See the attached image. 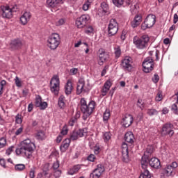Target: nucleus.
I'll return each mask as SVG.
<instances>
[{
    "mask_svg": "<svg viewBox=\"0 0 178 178\" xmlns=\"http://www.w3.org/2000/svg\"><path fill=\"white\" fill-rule=\"evenodd\" d=\"M112 87V82L111 81L107 80L104 85L103 88L102 89V95L105 97L106 93L109 91V89Z\"/></svg>",
    "mask_w": 178,
    "mask_h": 178,
    "instance_id": "obj_25",
    "label": "nucleus"
},
{
    "mask_svg": "<svg viewBox=\"0 0 178 178\" xmlns=\"http://www.w3.org/2000/svg\"><path fill=\"white\" fill-rule=\"evenodd\" d=\"M60 81H59V76L58 75H54L50 81V90L54 95H58L59 94V86Z\"/></svg>",
    "mask_w": 178,
    "mask_h": 178,
    "instance_id": "obj_6",
    "label": "nucleus"
},
{
    "mask_svg": "<svg viewBox=\"0 0 178 178\" xmlns=\"http://www.w3.org/2000/svg\"><path fill=\"white\" fill-rule=\"evenodd\" d=\"M59 44H60V42L59 35L57 33L52 34L47 40V46L53 51L59 47Z\"/></svg>",
    "mask_w": 178,
    "mask_h": 178,
    "instance_id": "obj_5",
    "label": "nucleus"
},
{
    "mask_svg": "<svg viewBox=\"0 0 178 178\" xmlns=\"http://www.w3.org/2000/svg\"><path fill=\"white\" fill-rule=\"evenodd\" d=\"M15 122H16L18 124H20L21 123L23 122V120L22 119V115H21L17 114V115L15 116Z\"/></svg>",
    "mask_w": 178,
    "mask_h": 178,
    "instance_id": "obj_45",
    "label": "nucleus"
},
{
    "mask_svg": "<svg viewBox=\"0 0 178 178\" xmlns=\"http://www.w3.org/2000/svg\"><path fill=\"white\" fill-rule=\"evenodd\" d=\"M152 80L153 83L156 84V83H158V81H159V75H158L157 74H154V75L152 77Z\"/></svg>",
    "mask_w": 178,
    "mask_h": 178,
    "instance_id": "obj_52",
    "label": "nucleus"
},
{
    "mask_svg": "<svg viewBox=\"0 0 178 178\" xmlns=\"http://www.w3.org/2000/svg\"><path fill=\"white\" fill-rule=\"evenodd\" d=\"M111 138V132H105L103 136V139L104 140L105 143H108Z\"/></svg>",
    "mask_w": 178,
    "mask_h": 178,
    "instance_id": "obj_37",
    "label": "nucleus"
},
{
    "mask_svg": "<svg viewBox=\"0 0 178 178\" xmlns=\"http://www.w3.org/2000/svg\"><path fill=\"white\" fill-rule=\"evenodd\" d=\"M3 86H6V81L2 80L0 82V95L2 94V90H3Z\"/></svg>",
    "mask_w": 178,
    "mask_h": 178,
    "instance_id": "obj_51",
    "label": "nucleus"
},
{
    "mask_svg": "<svg viewBox=\"0 0 178 178\" xmlns=\"http://www.w3.org/2000/svg\"><path fill=\"white\" fill-rule=\"evenodd\" d=\"M42 102V98H41V96L38 95L35 97V106H37V108H38V106H40V105H41Z\"/></svg>",
    "mask_w": 178,
    "mask_h": 178,
    "instance_id": "obj_38",
    "label": "nucleus"
},
{
    "mask_svg": "<svg viewBox=\"0 0 178 178\" xmlns=\"http://www.w3.org/2000/svg\"><path fill=\"white\" fill-rule=\"evenodd\" d=\"M47 3L49 8H56L60 3H63L62 0H47Z\"/></svg>",
    "mask_w": 178,
    "mask_h": 178,
    "instance_id": "obj_28",
    "label": "nucleus"
},
{
    "mask_svg": "<svg viewBox=\"0 0 178 178\" xmlns=\"http://www.w3.org/2000/svg\"><path fill=\"white\" fill-rule=\"evenodd\" d=\"M163 174L168 177L175 176V175H176V172L172 170V166L168 165L164 168Z\"/></svg>",
    "mask_w": 178,
    "mask_h": 178,
    "instance_id": "obj_27",
    "label": "nucleus"
},
{
    "mask_svg": "<svg viewBox=\"0 0 178 178\" xmlns=\"http://www.w3.org/2000/svg\"><path fill=\"white\" fill-rule=\"evenodd\" d=\"M88 161H90V162H94L95 161V155L90 154L88 156Z\"/></svg>",
    "mask_w": 178,
    "mask_h": 178,
    "instance_id": "obj_59",
    "label": "nucleus"
},
{
    "mask_svg": "<svg viewBox=\"0 0 178 178\" xmlns=\"http://www.w3.org/2000/svg\"><path fill=\"white\" fill-rule=\"evenodd\" d=\"M88 20H90V15H82L81 17L76 19V26L78 27V29H83V27H86V25L87 23H88Z\"/></svg>",
    "mask_w": 178,
    "mask_h": 178,
    "instance_id": "obj_11",
    "label": "nucleus"
},
{
    "mask_svg": "<svg viewBox=\"0 0 178 178\" xmlns=\"http://www.w3.org/2000/svg\"><path fill=\"white\" fill-rule=\"evenodd\" d=\"M147 115H149V116H154V115H158V111H156V109H148Z\"/></svg>",
    "mask_w": 178,
    "mask_h": 178,
    "instance_id": "obj_43",
    "label": "nucleus"
},
{
    "mask_svg": "<svg viewBox=\"0 0 178 178\" xmlns=\"http://www.w3.org/2000/svg\"><path fill=\"white\" fill-rule=\"evenodd\" d=\"M86 34H91L94 33V28H92V26H88L86 30H85Z\"/></svg>",
    "mask_w": 178,
    "mask_h": 178,
    "instance_id": "obj_48",
    "label": "nucleus"
},
{
    "mask_svg": "<svg viewBox=\"0 0 178 178\" xmlns=\"http://www.w3.org/2000/svg\"><path fill=\"white\" fill-rule=\"evenodd\" d=\"M122 154L123 162H129V145L126 143L122 144Z\"/></svg>",
    "mask_w": 178,
    "mask_h": 178,
    "instance_id": "obj_16",
    "label": "nucleus"
},
{
    "mask_svg": "<svg viewBox=\"0 0 178 178\" xmlns=\"http://www.w3.org/2000/svg\"><path fill=\"white\" fill-rule=\"evenodd\" d=\"M121 67L124 72H131L133 70V61L131 57H125L121 63Z\"/></svg>",
    "mask_w": 178,
    "mask_h": 178,
    "instance_id": "obj_9",
    "label": "nucleus"
},
{
    "mask_svg": "<svg viewBox=\"0 0 178 178\" xmlns=\"http://www.w3.org/2000/svg\"><path fill=\"white\" fill-rule=\"evenodd\" d=\"M31 19V13L30 12L26 11L20 17V22L23 26H26Z\"/></svg>",
    "mask_w": 178,
    "mask_h": 178,
    "instance_id": "obj_20",
    "label": "nucleus"
},
{
    "mask_svg": "<svg viewBox=\"0 0 178 178\" xmlns=\"http://www.w3.org/2000/svg\"><path fill=\"white\" fill-rule=\"evenodd\" d=\"M152 152H154V146L149 145L146 148V151L145 152V155H147V156H149V155H151Z\"/></svg>",
    "mask_w": 178,
    "mask_h": 178,
    "instance_id": "obj_36",
    "label": "nucleus"
},
{
    "mask_svg": "<svg viewBox=\"0 0 178 178\" xmlns=\"http://www.w3.org/2000/svg\"><path fill=\"white\" fill-rule=\"evenodd\" d=\"M140 163L143 170L147 169L148 163H149V159H148V155L144 154L142 156Z\"/></svg>",
    "mask_w": 178,
    "mask_h": 178,
    "instance_id": "obj_26",
    "label": "nucleus"
},
{
    "mask_svg": "<svg viewBox=\"0 0 178 178\" xmlns=\"http://www.w3.org/2000/svg\"><path fill=\"white\" fill-rule=\"evenodd\" d=\"M10 47L13 51H16L17 49H20V48L23 47V43L19 39H14L11 41Z\"/></svg>",
    "mask_w": 178,
    "mask_h": 178,
    "instance_id": "obj_17",
    "label": "nucleus"
},
{
    "mask_svg": "<svg viewBox=\"0 0 178 178\" xmlns=\"http://www.w3.org/2000/svg\"><path fill=\"white\" fill-rule=\"evenodd\" d=\"M147 29H150L149 26L147 22H145V20L144 22L142 23L141 24V30H147Z\"/></svg>",
    "mask_w": 178,
    "mask_h": 178,
    "instance_id": "obj_54",
    "label": "nucleus"
},
{
    "mask_svg": "<svg viewBox=\"0 0 178 178\" xmlns=\"http://www.w3.org/2000/svg\"><path fill=\"white\" fill-rule=\"evenodd\" d=\"M137 106L140 109H144V104H143V100L139 99H138Z\"/></svg>",
    "mask_w": 178,
    "mask_h": 178,
    "instance_id": "obj_56",
    "label": "nucleus"
},
{
    "mask_svg": "<svg viewBox=\"0 0 178 178\" xmlns=\"http://www.w3.org/2000/svg\"><path fill=\"white\" fill-rule=\"evenodd\" d=\"M29 177L34 178L35 177V170L34 168H31L29 172Z\"/></svg>",
    "mask_w": 178,
    "mask_h": 178,
    "instance_id": "obj_58",
    "label": "nucleus"
},
{
    "mask_svg": "<svg viewBox=\"0 0 178 178\" xmlns=\"http://www.w3.org/2000/svg\"><path fill=\"white\" fill-rule=\"evenodd\" d=\"M173 125L172 124H165L163 125L161 134L163 136H169L172 137L175 134V131H173Z\"/></svg>",
    "mask_w": 178,
    "mask_h": 178,
    "instance_id": "obj_13",
    "label": "nucleus"
},
{
    "mask_svg": "<svg viewBox=\"0 0 178 178\" xmlns=\"http://www.w3.org/2000/svg\"><path fill=\"white\" fill-rule=\"evenodd\" d=\"M143 17H141V15H136L133 21L131 22V26L133 29H136L137 27H138V26H140V24H141V22H143L142 20Z\"/></svg>",
    "mask_w": 178,
    "mask_h": 178,
    "instance_id": "obj_21",
    "label": "nucleus"
},
{
    "mask_svg": "<svg viewBox=\"0 0 178 178\" xmlns=\"http://www.w3.org/2000/svg\"><path fill=\"white\" fill-rule=\"evenodd\" d=\"M1 9L2 12L1 16L5 19H12V13L16 12L15 7L10 8L8 6H2Z\"/></svg>",
    "mask_w": 178,
    "mask_h": 178,
    "instance_id": "obj_10",
    "label": "nucleus"
},
{
    "mask_svg": "<svg viewBox=\"0 0 178 178\" xmlns=\"http://www.w3.org/2000/svg\"><path fill=\"white\" fill-rule=\"evenodd\" d=\"M168 165L171 166V168H172V170L174 171L176 169V168H177V166H178L177 163L176 161L172 162L171 164H170Z\"/></svg>",
    "mask_w": 178,
    "mask_h": 178,
    "instance_id": "obj_61",
    "label": "nucleus"
},
{
    "mask_svg": "<svg viewBox=\"0 0 178 178\" xmlns=\"http://www.w3.org/2000/svg\"><path fill=\"white\" fill-rule=\"evenodd\" d=\"M124 140L128 144H131V145H134L136 138H134V134H133V132L129 131L125 134Z\"/></svg>",
    "mask_w": 178,
    "mask_h": 178,
    "instance_id": "obj_19",
    "label": "nucleus"
},
{
    "mask_svg": "<svg viewBox=\"0 0 178 178\" xmlns=\"http://www.w3.org/2000/svg\"><path fill=\"white\" fill-rule=\"evenodd\" d=\"M64 91L66 95H70L72 94V91H73V83L72 81L68 80L65 85Z\"/></svg>",
    "mask_w": 178,
    "mask_h": 178,
    "instance_id": "obj_23",
    "label": "nucleus"
},
{
    "mask_svg": "<svg viewBox=\"0 0 178 178\" xmlns=\"http://www.w3.org/2000/svg\"><path fill=\"white\" fill-rule=\"evenodd\" d=\"M134 44L138 49H145L148 47V43L149 42V36L148 35H143L141 37L134 36Z\"/></svg>",
    "mask_w": 178,
    "mask_h": 178,
    "instance_id": "obj_3",
    "label": "nucleus"
},
{
    "mask_svg": "<svg viewBox=\"0 0 178 178\" xmlns=\"http://www.w3.org/2000/svg\"><path fill=\"white\" fill-rule=\"evenodd\" d=\"M155 99L157 102H160V101L161 99H163V96L162 95V92L161 91H159L156 97H155Z\"/></svg>",
    "mask_w": 178,
    "mask_h": 178,
    "instance_id": "obj_42",
    "label": "nucleus"
},
{
    "mask_svg": "<svg viewBox=\"0 0 178 178\" xmlns=\"http://www.w3.org/2000/svg\"><path fill=\"white\" fill-rule=\"evenodd\" d=\"M105 172V167L102 164H98L96 169L90 175V178H100Z\"/></svg>",
    "mask_w": 178,
    "mask_h": 178,
    "instance_id": "obj_12",
    "label": "nucleus"
},
{
    "mask_svg": "<svg viewBox=\"0 0 178 178\" xmlns=\"http://www.w3.org/2000/svg\"><path fill=\"white\" fill-rule=\"evenodd\" d=\"M84 90V86H81V85H77L76 86V94L78 95H80V94H81L83 92Z\"/></svg>",
    "mask_w": 178,
    "mask_h": 178,
    "instance_id": "obj_41",
    "label": "nucleus"
},
{
    "mask_svg": "<svg viewBox=\"0 0 178 178\" xmlns=\"http://www.w3.org/2000/svg\"><path fill=\"white\" fill-rule=\"evenodd\" d=\"M37 140H45L47 138V135H45V131L42 130H39L35 134Z\"/></svg>",
    "mask_w": 178,
    "mask_h": 178,
    "instance_id": "obj_29",
    "label": "nucleus"
},
{
    "mask_svg": "<svg viewBox=\"0 0 178 178\" xmlns=\"http://www.w3.org/2000/svg\"><path fill=\"white\" fill-rule=\"evenodd\" d=\"M60 175H62V171L60 170H54V176L56 178L60 177Z\"/></svg>",
    "mask_w": 178,
    "mask_h": 178,
    "instance_id": "obj_49",
    "label": "nucleus"
},
{
    "mask_svg": "<svg viewBox=\"0 0 178 178\" xmlns=\"http://www.w3.org/2000/svg\"><path fill=\"white\" fill-rule=\"evenodd\" d=\"M59 166H60L59 161H56L53 163L52 168L54 170H58V169H59Z\"/></svg>",
    "mask_w": 178,
    "mask_h": 178,
    "instance_id": "obj_53",
    "label": "nucleus"
},
{
    "mask_svg": "<svg viewBox=\"0 0 178 178\" xmlns=\"http://www.w3.org/2000/svg\"><path fill=\"white\" fill-rule=\"evenodd\" d=\"M119 31V26L115 19H111L109 22L108 26V37H113Z\"/></svg>",
    "mask_w": 178,
    "mask_h": 178,
    "instance_id": "obj_7",
    "label": "nucleus"
},
{
    "mask_svg": "<svg viewBox=\"0 0 178 178\" xmlns=\"http://www.w3.org/2000/svg\"><path fill=\"white\" fill-rule=\"evenodd\" d=\"M134 120V118H133V115L130 114H126L122 120V124L123 127H130V126L133 124Z\"/></svg>",
    "mask_w": 178,
    "mask_h": 178,
    "instance_id": "obj_14",
    "label": "nucleus"
},
{
    "mask_svg": "<svg viewBox=\"0 0 178 178\" xmlns=\"http://www.w3.org/2000/svg\"><path fill=\"white\" fill-rule=\"evenodd\" d=\"M13 149H15V146H10L6 152V155H10L13 152Z\"/></svg>",
    "mask_w": 178,
    "mask_h": 178,
    "instance_id": "obj_57",
    "label": "nucleus"
},
{
    "mask_svg": "<svg viewBox=\"0 0 178 178\" xmlns=\"http://www.w3.org/2000/svg\"><path fill=\"white\" fill-rule=\"evenodd\" d=\"M23 133V127H19L17 131H15V136H20Z\"/></svg>",
    "mask_w": 178,
    "mask_h": 178,
    "instance_id": "obj_60",
    "label": "nucleus"
},
{
    "mask_svg": "<svg viewBox=\"0 0 178 178\" xmlns=\"http://www.w3.org/2000/svg\"><path fill=\"white\" fill-rule=\"evenodd\" d=\"M139 178H151V172H149L148 169L143 170Z\"/></svg>",
    "mask_w": 178,
    "mask_h": 178,
    "instance_id": "obj_31",
    "label": "nucleus"
},
{
    "mask_svg": "<svg viewBox=\"0 0 178 178\" xmlns=\"http://www.w3.org/2000/svg\"><path fill=\"white\" fill-rule=\"evenodd\" d=\"M58 105L59 108H65V96L61 95L58 98Z\"/></svg>",
    "mask_w": 178,
    "mask_h": 178,
    "instance_id": "obj_32",
    "label": "nucleus"
},
{
    "mask_svg": "<svg viewBox=\"0 0 178 178\" xmlns=\"http://www.w3.org/2000/svg\"><path fill=\"white\" fill-rule=\"evenodd\" d=\"M98 56H99V62L98 65L99 66H102L105 62H106V59H108V56L104 49H100L98 51Z\"/></svg>",
    "mask_w": 178,
    "mask_h": 178,
    "instance_id": "obj_15",
    "label": "nucleus"
},
{
    "mask_svg": "<svg viewBox=\"0 0 178 178\" xmlns=\"http://www.w3.org/2000/svg\"><path fill=\"white\" fill-rule=\"evenodd\" d=\"M70 139L66 138L62 142L61 145L60 146V149L61 152H66L69 147H70Z\"/></svg>",
    "mask_w": 178,
    "mask_h": 178,
    "instance_id": "obj_24",
    "label": "nucleus"
},
{
    "mask_svg": "<svg viewBox=\"0 0 178 178\" xmlns=\"http://www.w3.org/2000/svg\"><path fill=\"white\" fill-rule=\"evenodd\" d=\"M178 22V15L177 14L174 15V19H173V23L174 24H176Z\"/></svg>",
    "mask_w": 178,
    "mask_h": 178,
    "instance_id": "obj_64",
    "label": "nucleus"
},
{
    "mask_svg": "<svg viewBox=\"0 0 178 178\" xmlns=\"http://www.w3.org/2000/svg\"><path fill=\"white\" fill-rule=\"evenodd\" d=\"M114 54L115 55V57H120V55H122V49H120V46H116L115 47H114Z\"/></svg>",
    "mask_w": 178,
    "mask_h": 178,
    "instance_id": "obj_34",
    "label": "nucleus"
},
{
    "mask_svg": "<svg viewBox=\"0 0 178 178\" xmlns=\"http://www.w3.org/2000/svg\"><path fill=\"white\" fill-rule=\"evenodd\" d=\"M47 106H48V103H47L45 102H42L40 105H39V106H38V108H40V109L44 111V109H45Z\"/></svg>",
    "mask_w": 178,
    "mask_h": 178,
    "instance_id": "obj_50",
    "label": "nucleus"
},
{
    "mask_svg": "<svg viewBox=\"0 0 178 178\" xmlns=\"http://www.w3.org/2000/svg\"><path fill=\"white\" fill-rule=\"evenodd\" d=\"M6 145V138H0V148H3Z\"/></svg>",
    "mask_w": 178,
    "mask_h": 178,
    "instance_id": "obj_44",
    "label": "nucleus"
},
{
    "mask_svg": "<svg viewBox=\"0 0 178 178\" xmlns=\"http://www.w3.org/2000/svg\"><path fill=\"white\" fill-rule=\"evenodd\" d=\"M65 24V19L63 18L60 19L57 22V26H63Z\"/></svg>",
    "mask_w": 178,
    "mask_h": 178,
    "instance_id": "obj_62",
    "label": "nucleus"
},
{
    "mask_svg": "<svg viewBox=\"0 0 178 178\" xmlns=\"http://www.w3.org/2000/svg\"><path fill=\"white\" fill-rule=\"evenodd\" d=\"M80 169H81V165H74L72 168L70 169L67 173L68 175H71V176H72V175H76V173H78Z\"/></svg>",
    "mask_w": 178,
    "mask_h": 178,
    "instance_id": "obj_30",
    "label": "nucleus"
},
{
    "mask_svg": "<svg viewBox=\"0 0 178 178\" xmlns=\"http://www.w3.org/2000/svg\"><path fill=\"white\" fill-rule=\"evenodd\" d=\"M108 69H109V65H106L102 72V76H105V74H106V70H108Z\"/></svg>",
    "mask_w": 178,
    "mask_h": 178,
    "instance_id": "obj_63",
    "label": "nucleus"
},
{
    "mask_svg": "<svg viewBox=\"0 0 178 178\" xmlns=\"http://www.w3.org/2000/svg\"><path fill=\"white\" fill-rule=\"evenodd\" d=\"M171 111H173V113H175V115H178V108L176 104L172 105Z\"/></svg>",
    "mask_w": 178,
    "mask_h": 178,
    "instance_id": "obj_47",
    "label": "nucleus"
},
{
    "mask_svg": "<svg viewBox=\"0 0 178 178\" xmlns=\"http://www.w3.org/2000/svg\"><path fill=\"white\" fill-rule=\"evenodd\" d=\"M80 109L81 112L83 113L82 118L83 120H87V119L92 115L94 109H95V102L93 100H91L88 104H87L86 99L82 98L80 101Z\"/></svg>",
    "mask_w": 178,
    "mask_h": 178,
    "instance_id": "obj_2",
    "label": "nucleus"
},
{
    "mask_svg": "<svg viewBox=\"0 0 178 178\" xmlns=\"http://www.w3.org/2000/svg\"><path fill=\"white\" fill-rule=\"evenodd\" d=\"M88 134V129L83 128L79 129L78 130L73 131L70 135V141H76L78 138H81V137H87V134Z\"/></svg>",
    "mask_w": 178,
    "mask_h": 178,
    "instance_id": "obj_4",
    "label": "nucleus"
},
{
    "mask_svg": "<svg viewBox=\"0 0 178 178\" xmlns=\"http://www.w3.org/2000/svg\"><path fill=\"white\" fill-rule=\"evenodd\" d=\"M156 17L154 15H149L147 16L146 19H145V23H147L149 27H152L154 24H155Z\"/></svg>",
    "mask_w": 178,
    "mask_h": 178,
    "instance_id": "obj_22",
    "label": "nucleus"
},
{
    "mask_svg": "<svg viewBox=\"0 0 178 178\" xmlns=\"http://www.w3.org/2000/svg\"><path fill=\"white\" fill-rule=\"evenodd\" d=\"M15 86H17V87H22V81L17 76L15 77Z\"/></svg>",
    "mask_w": 178,
    "mask_h": 178,
    "instance_id": "obj_55",
    "label": "nucleus"
},
{
    "mask_svg": "<svg viewBox=\"0 0 178 178\" xmlns=\"http://www.w3.org/2000/svg\"><path fill=\"white\" fill-rule=\"evenodd\" d=\"M149 165L153 169H161V161L156 157L149 159Z\"/></svg>",
    "mask_w": 178,
    "mask_h": 178,
    "instance_id": "obj_18",
    "label": "nucleus"
},
{
    "mask_svg": "<svg viewBox=\"0 0 178 178\" xmlns=\"http://www.w3.org/2000/svg\"><path fill=\"white\" fill-rule=\"evenodd\" d=\"M109 118H111V112L108 109H106L103 115L104 122H107V120H109Z\"/></svg>",
    "mask_w": 178,
    "mask_h": 178,
    "instance_id": "obj_35",
    "label": "nucleus"
},
{
    "mask_svg": "<svg viewBox=\"0 0 178 178\" xmlns=\"http://www.w3.org/2000/svg\"><path fill=\"white\" fill-rule=\"evenodd\" d=\"M101 6L103 9V12H104V13H107L109 9V6H108V4L105 1H104L101 3Z\"/></svg>",
    "mask_w": 178,
    "mask_h": 178,
    "instance_id": "obj_39",
    "label": "nucleus"
},
{
    "mask_svg": "<svg viewBox=\"0 0 178 178\" xmlns=\"http://www.w3.org/2000/svg\"><path fill=\"white\" fill-rule=\"evenodd\" d=\"M35 149V144L26 138L21 142V147L15 149L17 155H24L28 159L33 158V152Z\"/></svg>",
    "mask_w": 178,
    "mask_h": 178,
    "instance_id": "obj_1",
    "label": "nucleus"
},
{
    "mask_svg": "<svg viewBox=\"0 0 178 178\" xmlns=\"http://www.w3.org/2000/svg\"><path fill=\"white\" fill-rule=\"evenodd\" d=\"M142 66L145 73H149L154 70V58L152 57H147L143 62Z\"/></svg>",
    "mask_w": 178,
    "mask_h": 178,
    "instance_id": "obj_8",
    "label": "nucleus"
},
{
    "mask_svg": "<svg viewBox=\"0 0 178 178\" xmlns=\"http://www.w3.org/2000/svg\"><path fill=\"white\" fill-rule=\"evenodd\" d=\"M26 169V165L24 164H17L15 165V170L16 172H23Z\"/></svg>",
    "mask_w": 178,
    "mask_h": 178,
    "instance_id": "obj_33",
    "label": "nucleus"
},
{
    "mask_svg": "<svg viewBox=\"0 0 178 178\" xmlns=\"http://www.w3.org/2000/svg\"><path fill=\"white\" fill-rule=\"evenodd\" d=\"M76 122H77V118L72 117L69 121V125L73 127L74 126V123H76Z\"/></svg>",
    "mask_w": 178,
    "mask_h": 178,
    "instance_id": "obj_46",
    "label": "nucleus"
},
{
    "mask_svg": "<svg viewBox=\"0 0 178 178\" xmlns=\"http://www.w3.org/2000/svg\"><path fill=\"white\" fill-rule=\"evenodd\" d=\"M113 5L117 8H120L123 5V0H112Z\"/></svg>",
    "mask_w": 178,
    "mask_h": 178,
    "instance_id": "obj_40",
    "label": "nucleus"
}]
</instances>
